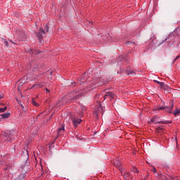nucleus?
Returning a JSON list of instances; mask_svg holds the SVG:
<instances>
[{"mask_svg":"<svg viewBox=\"0 0 180 180\" xmlns=\"http://www.w3.org/2000/svg\"><path fill=\"white\" fill-rule=\"evenodd\" d=\"M171 107L168 106H159L154 109V110H165L168 113H172V109H174V103H170Z\"/></svg>","mask_w":180,"mask_h":180,"instance_id":"1","label":"nucleus"},{"mask_svg":"<svg viewBox=\"0 0 180 180\" xmlns=\"http://www.w3.org/2000/svg\"><path fill=\"white\" fill-rule=\"evenodd\" d=\"M150 122L155 124H158V123H162V124H168L169 123H171L169 121H160L158 115H155L153 117H152Z\"/></svg>","mask_w":180,"mask_h":180,"instance_id":"2","label":"nucleus"},{"mask_svg":"<svg viewBox=\"0 0 180 180\" xmlns=\"http://www.w3.org/2000/svg\"><path fill=\"white\" fill-rule=\"evenodd\" d=\"M105 79L103 78V77H96V83L94 85H96V86H102V85H105Z\"/></svg>","mask_w":180,"mask_h":180,"instance_id":"3","label":"nucleus"},{"mask_svg":"<svg viewBox=\"0 0 180 180\" xmlns=\"http://www.w3.org/2000/svg\"><path fill=\"white\" fill-rule=\"evenodd\" d=\"M43 34H46V32H44V30H43V28H40L39 32L37 34V38L39 41H41V40H43Z\"/></svg>","mask_w":180,"mask_h":180,"instance_id":"4","label":"nucleus"},{"mask_svg":"<svg viewBox=\"0 0 180 180\" xmlns=\"http://www.w3.org/2000/svg\"><path fill=\"white\" fill-rule=\"evenodd\" d=\"M37 77H32L30 78V76H24L21 81H22V84H26V82H29V81H33V79H36Z\"/></svg>","mask_w":180,"mask_h":180,"instance_id":"5","label":"nucleus"},{"mask_svg":"<svg viewBox=\"0 0 180 180\" xmlns=\"http://www.w3.org/2000/svg\"><path fill=\"white\" fill-rule=\"evenodd\" d=\"M44 86V83H38L32 85L31 87H29V89H39V88H43Z\"/></svg>","mask_w":180,"mask_h":180,"instance_id":"6","label":"nucleus"},{"mask_svg":"<svg viewBox=\"0 0 180 180\" xmlns=\"http://www.w3.org/2000/svg\"><path fill=\"white\" fill-rule=\"evenodd\" d=\"M121 174L123 175L124 179L130 180V173H129V172L121 171Z\"/></svg>","mask_w":180,"mask_h":180,"instance_id":"7","label":"nucleus"},{"mask_svg":"<svg viewBox=\"0 0 180 180\" xmlns=\"http://www.w3.org/2000/svg\"><path fill=\"white\" fill-rule=\"evenodd\" d=\"M81 122H82V120L79 118H73L72 119V123H73L74 126H75V127H77V126H78V124H79V123H81Z\"/></svg>","mask_w":180,"mask_h":180,"instance_id":"8","label":"nucleus"},{"mask_svg":"<svg viewBox=\"0 0 180 180\" xmlns=\"http://www.w3.org/2000/svg\"><path fill=\"white\" fill-rule=\"evenodd\" d=\"M82 95L81 94H76L71 96V98L72 101H75V99H78V98H81Z\"/></svg>","mask_w":180,"mask_h":180,"instance_id":"9","label":"nucleus"},{"mask_svg":"<svg viewBox=\"0 0 180 180\" xmlns=\"http://www.w3.org/2000/svg\"><path fill=\"white\" fill-rule=\"evenodd\" d=\"M1 116L3 119H8V117H11V112H5L1 114Z\"/></svg>","mask_w":180,"mask_h":180,"instance_id":"10","label":"nucleus"},{"mask_svg":"<svg viewBox=\"0 0 180 180\" xmlns=\"http://www.w3.org/2000/svg\"><path fill=\"white\" fill-rule=\"evenodd\" d=\"M64 130H65L64 126H62L60 128H59L58 131V136H61V134H63V133H64Z\"/></svg>","mask_w":180,"mask_h":180,"instance_id":"11","label":"nucleus"},{"mask_svg":"<svg viewBox=\"0 0 180 180\" xmlns=\"http://www.w3.org/2000/svg\"><path fill=\"white\" fill-rule=\"evenodd\" d=\"M108 96H110V98H114L113 93H112V92H107L105 94V95L104 96V99H106V98H108Z\"/></svg>","mask_w":180,"mask_h":180,"instance_id":"12","label":"nucleus"},{"mask_svg":"<svg viewBox=\"0 0 180 180\" xmlns=\"http://www.w3.org/2000/svg\"><path fill=\"white\" fill-rule=\"evenodd\" d=\"M114 165H115V167H117V168H119V167L121 165L120 161H119V160H117V159L115 160Z\"/></svg>","mask_w":180,"mask_h":180,"instance_id":"13","label":"nucleus"},{"mask_svg":"<svg viewBox=\"0 0 180 180\" xmlns=\"http://www.w3.org/2000/svg\"><path fill=\"white\" fill-rule=\"evenodd\" d=\"M156 131L157 133H161L164 131V128H162V127H159L156 129Z\"/></svg>","mask_w":180,"mask_h":180,"instance_id":"14","label":"nucleus"},{"mask_svg":"<svg viewBox=\"0 0 180 180\" xmlns=\"http://www.w3.org/2000/svg\"><path fill=\"white\" fill-rule=\"evenodd\" d=\"M180 114V108L174 110V116H178Z\"/></svg>","mask_w":180,"mask_h":180,"instance_id":"15","label":"nucleus"},{"mask_svg":"<svg viewBox=\"0 0 180 180\" xmlns=\"http://www.w3.org/2000/svg\"><path fill=\"white\" fill-rule=\"evenodd\" d=\"M32 105H34V106H39V104L37 103V102H36V100H34V98H32Z\"/></svg>","mask_w":180,"mask_h":180,"instance_id":"16","label":"nucleus"},{"mask_svg":"<svg viewBox=\"0 0 180 180\" xmlns=\"http://www.w3.org/2000/svg\"><path fill=\"white\" fill-rule=\"evenodd\" d=\"M154 82H155L156 84H158V85H160L161 86H162V85H164V83H162L158 80H154Z\"/></svg>","mask_w":180,"mask_h":180,"instance_id":"17","label":"nucleus"},{"mask_svg":"<svg viewBox=\"0 0 180 180\" xmlns=\"http://www.w3.org/2000/svg\"><path fill=\"white\" fill-rule=\"evenodd\" d=\"M6 107H4L3 108H0V113H3V112H5L6 110Z\"/></svg>","mask_w":180,"mask_h":180,"instance_id":"18","label":"nucleus"},{"mask_svg":"<svg viewBox=\"0 0 180 180\" xmlns=\"http://www.w3.org/2000/svg\"><path fill=\"white\" fill-rule=\"evenodd\" d=\"M132 172H139V169L136 167H133L131 169Z\"/></svg>","mask_w":180,"mask_h":180,"instance_id":"19","label":"nucleus"},{"mask_svg":"<svg viewBox=\"0 0 180 180\" xmlns=\"http://www.w3.org/2000/svg\"><path fill=\"white\" fill-rule=\"evenodd\" d=\"M4 41L5 43V45L6 46V47L9 46V43H8V41H6V39H4Z\"/></svg>","mask_w":180,"mask_h":180,"instance_id":"20","label":"nucleus"},{"mask_svg":"<svg viewBox=\"0 0 180 180\" xmlns=\"http://www.w3.org/2000/svg\"><path fill=\"white\" fill-rule=\"evenodd\" d=\"M127 75H131V74H134V72H131V70H129L127 72Z\"/></svg>","mask_w":180,"mask_h":180,"instance_id":"21","label":"nucleus"},{"mask_svg":"<svg viewBox=\"0 0 180 180\" xmlns=\"http://www.w3.org/2000/svg\"><path fill=\"white\" fill-rule=\"evenodd\" d=\"M152 171L155 174V172H157V169H155V167H153Z\"/></svg>","mask_w":180,"mask_h":180,"instance_id":"22","label":"nucleus"},{"mask_svg":"<svg viewBox=\"0 0 180 180\" xmlns=\"http://www.w3.org/2000/svg\"><path fill=\"white\" fill-rule=\"evenodd\" d=\"M45 30H46V32L49 33V25L45 26Z\"/></svg>","mask_w":180,"mask_h":180,"instance_id":"23","label":"nucleus"},{"mask_svg":"<svg viewBox=\"0 0 180 180\" xmlns=\"http://www.w3.org/2000/svg\"><path fill=\"white\" fill-rule=\"evenodd\" d=\"M179 58H180V55L177 56L174 58V61H176V60H179Z\"/></svg>","mask_w":180,"mask_h":180,"instance_id":"24","label":"nucleus"},{"mask_svg":"<svg viewBox=\"0 0 180 180\" xmlns=\"http://www.w3.org/2000/svg\"><path fill=\"white\" fill-rule=\"evenodd\" d=\"M3 98H4V94H0V99H3Z\"/></svg>","mask_w":180,"mask_h":180,"instance_id":"25","label":"nucleus"},{"mask_svg":"<svg viewBox=\"0 0 180 180\" xmlns=\"http://www.w3.org/2000/svg\"><path fill=\"white\" fill-rule=\"evenodd\" d=\"M71 85H72V86H75V82H72L71 83Z\"/></svg>","mask_w":180,"mask_h":180,"instance_id":"26","label":"nucleus"},{"mask_svg":"<svg viewBox=\"0 0 180 180\" xmlns=\"http://www.w3.org/2000/svg\"><path fill=\"white\" fill-rule=\"evenodd\" d=\"M98 109H102V105L101 103H98Z\"/></svg>","mask_w":180,"mask_h":180,"instance_id":"27","label":"nucleus"},{"mask_svg":"<svg viewBox=\"0 0 180 180\" xmlns=\"http://www.w3.org/2000/svg\"><path fill=\"white\" fill-rule=\"evenodd\" d=\"M82 110H86V108L84 106H82Z\"/></svg>","mask_w":180,"mask_h":180,"instance_id":"28","label":"nucleus"},{"mask_svg":"<svg viewBox=\"0 0 180 180\" xmlns=\"http://www.w3.org/2000/svg\"><path fill=\"white\" fill-rule=\"evenodd\" d=\"M45 91H46V94H49L50 92V90H49L48 89H46Z\"/></svg>","mask_w":180,"mask_h":180,"instance_id":"29","label":"nucleus"},{"mask_svg":"<svg viewBox=\"0 0 180 180\" xmlns=\"http://www.w3.org/2000/svg\"><path fill=\"white\" fill-rule=\"evenodd\" d=\"M83 82H84L79 81L78 84H79V85H82V83H83Z\"/></svg>","mask_w":180,"mask_h":180,"instance_id":"30","label":"nucleus"},{"mask_svg":"<svg viewBox=\"0 0 180 180\" xmlns=\"http://www.w3.org/2000/svg\"><path fill=\"white\" fill-rule=\"evenodd\" d=\"M10 43H11L12 44H16L13 41H12V40H10Z\"/></svg>","mask_w":180,"mask_h":180,"instance_id":"31","label":"nucleus"},{"mask_svg":"<svg viewBox=\"0 0 180 180\" xmlns=\"http://www.w3.org/2000/svg\"><path fill=\"white\" fill-rule=\"evenodd\" d=\"M49 74H50V75H51V72H48Z\"/></svg>","mask_w":180,"mask_h":180,"instance_id":"32","label":"nucleus"},{"mask_svg":"<svg viewBox=\"0 0 180 180\" xmlns=\"http://www.w3.org/2000/svg\"><path fill=\"white\" fill-rule=\"evenodd\" d=\"M5 139H6V136H4V140H5Z\"/></svg>","mask_w":180,"mask_h":180,"instance_id":"33","label":"nucleus"},{"mask_svg":"<svg viewBox=\"0 0 180 180\" xmlns=\"http://www.w3.org/2000/svg\"><path fill=\"white\" fill-rule=\"evenodd\" d=\"M146 180V179H145Z\"/></svg>","mask_w":180,"mask_h":180,"instance_id":"34","label":"nucleus"}]
</instances>
